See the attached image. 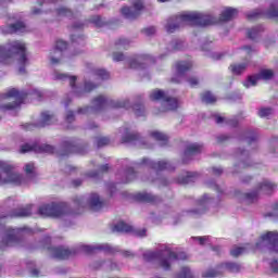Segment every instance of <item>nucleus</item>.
<instances>
[{
    "instance_id": "f257e3e1",
    "label": "nucleus",
    "mask_w": 278,
    "mask_h": 278,
    "mask_svg": "<svg viewBox=\"0 0 278 278\" xmlns=\"http://www.w3.org/2000/svg\"><path fill=\"white\" fill-rule=\"evenodd\" d=\"M14 55H17V68L20 75H25V66L29 64V52H27V46L22 41H13L10 43L8 50L0 47V64H10Z\"/></svg>"
},
{
    "instance_id": "f03ea898",
    "label": "nucleus",
    "mask_w": 278,
    "mask_h": 278,
    "mask_svg": "<svg viewBox=\"0 0 278 278\" xmlns=\"http://www.w3.org/2000/svg\"><path fill=\"white\" fill-rule=\"evenodd\" d=\"M186 25H199L200 27H205L212 25V21H210L207 15L197 12H185L178 16L169 18L165 27L168 34H173L177 31L179 27H186Z\"/></svg>"
},
{
    "instance_id": "7ed1b4c3",
    "label": "nucleus",
    "mask_w": 278,
    "mask_h": 278,
    "mask_svg": "<svg viewBox=\"0 0 278 278\" xmlns=\"http://www.w3.org/2000/svg\"><path fill=\"white\" fill-rule=\"evenodd\" d=\"M143 257L148 262H151V260H155V257H159L161 268H163L164 270H168V268H170V263L175 262V260H186V254H176L175 252L170 251V249H165L160 253L146 252L143 254Z\"/></svg>"
},
{
    "instance_id": "20e7f679",
    "label": "nucleus",
    "mask_w": 278,
    "mask_h": 278,
    "mask_svg": "<svg viewBox=\"0 0 278 278\" xmlns=\"http://www.w3.org/2000/svg\"><path fill=\"white\" fill-rule=\"evenodd\" d=\"M3 184L21 186L23 184V176L14 173V166L12 164L0 160V186H3Z\"/></svg>"
},
{
    "instance_id": "39448f33",
    "label": "nucleus",
    "mask_w": 278,
    "mask_h": 278,
    "mask_svg": "<svg viewBox=\"0 0 278 278\" xmlns=\"http://www.w3.org/2000/svg\"><path fill=\"white\" fill-rule=\"evenodd\" d=\"M151 101H162L163 109L162 112H170L179 108V102L175 98H168L166 93L160 89H155L150 93Z\"/></svg>"
},
{
    "instance_id": "423d86ee",
    "label": "nucleus",
    "mask_w": 278,
    "mask_h": 278,
    "mask_svg": "<svg viewBox=\"0 0 278 278\" xmlns=\"http://www.w3.org/2000/svg\"><path fill=\"white\" fill-rule=\"evenodd\" d=\"M23 240V230L21 228L12 229L9 228L4 232L2 240L0 241V249L7 247H18Z\"/></svg>"
},
{
    "instance_id": "0eeeda50",
    "label": "nucleus",
    "mask_w": 278,
    "mask_h": 278,
    "mask_svg": "<svg viewBox=\"0 0 278 278\" xmlns=\"http://www.w3.org/2000/svg\"><path fill=\"white\" fill-rule=\"evenodd\" d=\"M54 78L60 79L61 81H68L73 92L77 94V97H83V94H86V92H91V90H94V88H97V85L86 83L84 90H81L75 87V81H77V77L68 76L66 74L54 73Z\"/></svg>"
},
{
    "instance_id": "6e6552de",
    "label": "nucleus",
    "mask_w": 278,
    "mask_h": 278,
    "mask_svg": "<svg viewBox=\"0 0 278 278\" xmlns=\"http://www.w3.org/2000/svg\"><path fill=\"white\" fill-rule=\"evenodd\" d=\"M96 110H103V108H125L129 110V101L127 100H108L104 96H99L93 100Z\"/></svg>"
},
{
    "instance_id": "1a4fd4ad",
    "label": "nucleus",
    "mask_w": 278,
    "mask_h": 278,
    "mask_svg": "<svg viewBox=\"0 0 278 278\" xmlns=\"http://www.w3.org/2000/svg\"><path fill=\"white\" fill-rule=\"evenodd\" d=\"M275 188H277V185L275 182H270L269 180H263L258 182L255 187V191L251 193H245L247 201L253 202L255 199H257V194H270Z\"/></svg>"
},
{
    "instance_id": "9d476101",
    "label": "nucleus",
    "mask_w": 278,
    "mask_h": 278,
    "mask_svg": "<svg viewBox=\"0 0 278 278\" xmlns=\"http://www.w3.org/2000/svg\"><path fill=\"white\" fill-rule=\"evenodd\" d=\"M2 99H8L9 103L3 104L2 110H14V108H18L21 103H23V99H25V94L18 92L16 89H11L7 93L2 94Z\"/></svg>"
},
{
    "instance_id": "9b49d317",
    "label": "nucleus",
    "mask_w": 278,
    "mask_h": 278,
    "mask_svg": "<svg viewBox=\"0 0 278 278\" xmlns=\"http://www.w3.org/2000/svg\"><path fill=\"white\" fill-rule=\"evenodd\" d=\"M65 213L66 208H64V205L54 203L41 205L38 210L40 216H51L52 218H60Z\"/></svg>"
},
{
    "instance_id": "f8f14e48",
    "label": "nucleus",
    "mask_w": 278,
    "mask_h": 278,
    "mask_svg": "<svg viewBox=\"0 0 278 278\" xmlns=\"http://www.w3.org/2000/svg\"><path fill=\"white\" fill-rule=\"evenodd\" d=\"M144 10V4H142V0H132L131 7L122 8V14L126 18H136Z\"/></svg>"
},
{
    "instance_id": "ddd939ff",
    "label": "nucleus",
    "mask_w": 278,
    "mask_h": 278,
    "mask_svg": "<svg viewBox=\"0 0 278 278\" xmlns=\"http://www.w3.org/2000/svg\"><path fill=\"white\" fill-rule=\"evenodd\" d=\"M273 75H274V73L271 70H263L256 76H250L248 78V80L245 83H243V86L245 88H251V86H257V81H260L262 79H264V80L273 79Z\"/></svg>"
},
{
    "instance_id": "4468645a",
    "label": "nucleus",
    "mask_w": 278,
    "mask_h": 278,
    "mask_svg": "<svg viewBox=\"0 0 278 278\" xmlns=\"http://www.w3.org/2000/svg\"><path fill=\"white\" fill-rule=\"evenodd\" d=\"M67 47L66 41L58 40L55 47L50 52V62L51 64H60V60H62V52L65 51Z\"/></svg>"
},
{
    "instance_id": "2eb2a0df",
    "label": "nucleus",
    "mask_w": 278,
    "mask_h": 278,
    "mask_svg": "<svg viewBox=\"0 0 278 278\" xmlns=\"http://www.w3.org/2000/svg\"><path fill=\"white\" fill-rule=\"evenodd\" d=\"M29 151H35V153H53L55 148L49 144L30 146L29 143H26L20 149V153H29Z\"/></svg>"
},
{
    "instance_id": "dca6fc26",
    "label": "nucleus",
    "mask_w": 278,
    "mask_h": 278,
    "mask_svg": "<svg viewBox=\"0 0 278 278\" xmlns=\"http://www.w3.org/2000/svg\"><path fill=\"white\" fill-rule=\"evenodd\" d=\"M261 240L263 244H267L269 251H274L277 253L278 248V232L277 231H269L265 235L261 236Z\"/></svg>"
},
{
    "instance_id": "f3484780",
    "label": "nucleus",
    "mask_w": 278,
    "mask_h": 278,
    "mask_svg": "<svg viewBox=\"0 0 278 278\" xmlns=\"http://www.w3.org/2000/svg\"><path fill=\"white\" fill-rule=\"evenodd\" d=\"M88 205L93 212H99V210L105 205V202L99 198V194L92 193L88 198Z\"/></svg>"
},
{
    "instance_id": "a211bd4d",
    "label": "nucleus",
    "mask_w": 278,
    "mask_h": 278,
    "mask_svg": "<svg viewBox=\"0 0 278 278\" xmlns=\"http://www.w3.org/2000/svg\"><path fill=\"white\" fill-rule=\"evenodd\" d=\"M238 16V10L233 8H226L223 10L219 21L220 23H227L229 21H232V18H236Z\"/></svg>"
},
{
    "instance_id": "6ab92c4d",
    "label": "nucleus",
    "mask_w": 278,
    "mask_h": 278,
    "mask_svg": "<svg viewBox=\"0 0 278 278\" xmlns=\"http://www.w3.org/2000/svg\"><path fill=\"white\" fill-rule=\"evenodd\" d=\"M51 253L56 260H66V257L71 256V252L66 248H53Z\"/></svg>"
},
{
    "instance_id": "aec40b11",
    "label": "nucleus",
    "mask_w": 278,
    "mask_h": 278,
    "mask_svg": "<svg viewBox=\"0 0 278 278\" xmlns=\"http://www.w3.org/2000/svg\"><path fill=\"white\" fill-rule=\"evenodd\" d=\"M142 64H151V59L137 56L129 60L130 68H142L143 67Z\"/></svg>"
},
{
    "instance_id": "412c9836",
    "label": "nucleus",
    "mask_w": 278,
    "mask_h": 278,
    "mask_svg": "<svg viewBox=\"0 0 278 278\" xmlns=\"http://www.w3.org/2000/svg\"><path fill=\"white\" fill-rule=\"evenodd\" d=\"M53 123H55V115L49 112L41 113V122L39 127H47V125H53Z\"/></svg>"
},
{
    "instance_id": "4be33fe9",
    "label": "nucleus",
    "mask_w": 278,
    "mask_h": 278,
    "mask_svg": "<svg viewBox=\"0 0 278 278\" xmlns=\"http://www.w3.org/2000/svg\"><path fill=\"white\" fill-rule=\"evenodd\" d=\"M112 231H117L119 233H129L130 231H134V228L124 222H119L112 228Z\"/></svg>"
},
{
    "instance_id": "5701e85b",
    "label": "nucleus",
    "mask_w": 278,
    "mask_h": 278,
    "mask_svg": "<svg viewBox=\"0 0 278 278\" xmlns=\"http://www.w3.org/2000/svg\"><path fill=\"white\" fill-rule=\"evenodd\" d=\"M201 151H203V144L191 143L187 147L185 154L186 155H197V153H201Z\"/></svg>"
},
{
    "instance_id": "b1692460",
    "label": "nucleus",
    "mask_w": 278,
    "mask_h": 278,
    "mask_svg": "<svg viewBox=\"0 0 278 278\" xmlns=\"http://www.w3.org/2000/svg\"><path fill=\"white\" fill-rule=\"evenodd\" d=\"M16 31H27V26L22 22L11 24L7 30V34H16Z\"/></svg>"
},
{
    "instance_id": "393cba45",
    "label": "nucleus",
    "mask_w": 278,
    "mask_h": 278,
    "mask_svg": "<svg viewBox=\"0 0 278 278\" xmlns=\"http://www.w3.org/2000/svg\"><path fill=\"white\" fill-rule=\"evenodd\" d=\"M176 278H197L194 271L190 267H181Z\"/></svg>"
},
{
    "instance_id": "a878e982",
    "label": "nucleus",
    "mask_w": 278,
    "mask_h": 278,
    "mask_svg": "<svg viewBox=\"0 0 278 278\" xmlns=\"http://www.w3.org/2000/svg\"><path fill=\"white\" fill-rule=\"evenodd\" d=\"M151 138L154 140H157L162 144H166L168 142V136H166L164 132H161L159 130H154L150 134Z\"/></svg>"
},
{
    "instance_id": "bb28decb",
    "label": "nucleus",
    "mask_w": 278,
    "mask_h": 278,
    "mask_svg": "<svg viewBox=\"0 0 278 278\" xmlns=\"http://www.w3.org/2000/svg\"><path fill=\"white\" fill-rule=\"evenodd\" d=\"M137 201H142L143 203H153L155 198L151 193H137L135 195Z\"/></svg>"
},
{
    "instance_id": "cd10ccee",
    "label": "nucleus",
    "mask_w": 278,
    "mask_h": 278,
    "mask_svg": "<svg viewBox=\"0 0 278 278\" xmlns=\"http://www.w3.org/2000/svg\"><path fill=\"white\" fill-rule=\"evenodd\" d=\"M12 216H15L17 218H23L25 216H31V205H28L24 208H18L16 213H14Z\"/></svg>"
},
{
    "instance_id": "c85d7f7f",
    "label": "nucleus",
    "mask_w": 278,
    "mask_h": 278,
    "mask_svg": "<svg viewBox=\"0 0 278 278\" xmlns=\"http://www.w3.org/2000/svg\"><path fill=\"white\" fill-rule=\"evenodd\" d=\"M148 164L154 168V170H164L170 166V164H168L166 161H160L157 163L149 162Z\"/></svg>"
},
{
    "instance_id": "c756f323",
    "label": "nucleus",
    "mask_w": 278,
    "mask_h": 278,
    "mask_svg": "<svg viewBox=\"0 0 278 278\" xmlns=\"http://www.w3.org/2000/svg\"><path fill=\"white\" fill-rule=\"evenodd\" d=\"M192 68V63L190 62H180L177 64V73L178 75H184L186 71H190Z\"/></svg>"
},
{
    "instance_id": "7c9ffc66",
    "label": "nucleus",
    "mask_w": 278,
    "mask_h": 278,
    "mask_svg": "<svg viewBox=\"0 0 278 278\" xmlns=\"http://www.w3.org/2000/svg\"><path fill=\"white\" fill-rule=\"evenodd\" d=\"M268 18H278L277 1L270 4L269 11L266 13Z\"/></svg>"
},
{
    "instance_id": "2f4dec72",
    "label": "nucleus",
    "mask_w": 278,
    "mask_h": 278,
    "mask_svg": "<svg viewBox=\"0 0 278 278\" xmlns=\"http://www.w3.org/2000/svg\"><path fill=\"white\" fill-rule=\"evenodd\" d=\"M230 71L233 75H240V73H244V71H247V64L231 65Z\"/></svg>"
},
{
    "instance_id": "473e14b6",
    "label": "nucleus",
    "mask_w": 278,
    "mask_h": 278,
    "mask_svg": "<svg viewBox=\"0 0 278 278\" xmlns=\"http://www.w3.org/2000/svg\"><path fill=\"white\" fill-rule=\"evenodd\" d=\"M210 202V195L204 194L201 200L198 201V205L201 207V211L198 214H203L205 212V205Z\"/></svg>"
},
{
    "instance_id": "72a5a7b5",
    "label": "nucleus",
    "mask_w": 278,
    "mask_h": 278,
    "mask_svg": "<svg viewBox=\"0 0 278 278\" xmlns=\"http://www.w3.org/2000/svg\"><path fill=\"white\" fill-rule=\"evenodd\" d=\"M202 101L203 103H215L216 97L212 92L206 91L202 94Z\"/></svg>"
},
{
    "instance_id": "f704fd0d",
    "label": "nucleus",
    "mask_w": 278,
    "mask_h": 278,
    "mask_svg": "<svg viewBox=\"0 0 278 278\" xmlns=\"http://www.w3.org/2000/svg\"><path fill=\"white\" fill-rule=\"evenodd\" d=\"M81 249H83V251H85V253H92V251H94V249H110V245H108V244H101L98 247L83 245Z\"/></svg>"
},
{
    "instance_id": "c9c22d12",
    "label": "nucleus",
    "mask_w": 278,
    "mask_h": 278,
    "mask_svg": "<svg viewBox=\"0 0 278 278\" xmlns=\"http://www.w3.org/2000/svg\"><path fill=\"white\" fill-rule=\"evenodd\" d=\"M247 250L242 247H233L230 250V255H232V257H239V255H242Z\"/></svg>"
},
{
    "instance_id": "e433bc0d",
    "label": "nucleus",
    "mask_w": 278,
    "mask_h": 278,
    "mask_svg": "<svg viewBox=\"0 0 278 278\" xmlns=\"http://www.w3.org/2000/svg\"><path fill=\"white\" fill-rule=\"evenodd\" d=\"M56 16H73V12L66 8H61L55 11Z\"/></svg>"
},
{
    "instance_id": "4c0bfd02",
    "label": "nucleus",
    "mask_w": 278,
    "mask_h": 278,
    "mask_svg": "<svg viewBox=\"0 0 278 278\" xmlns=\"http://www.w3.org/2000/svg\"><path fill=\"white\" fill-rule=\"evenodd\" d=\"M225 267L228 268L230 273H240L241 269L240 265L236 263H227Z\"/></svg>"
},
{
    "instance_id": "58836bf2",
    "label": "nucleus",
    "mask_w": 278,
    "mask_h": 278,
    "mask_svg": "<svg viewBox=\"0 0 278 278\" xmlns=\"http://www.w3.org/2000/svg\"><path fill=\"white\" fill-rule=\"evenodd\" d=\"M24 170H25L26 175H35L36 174V165H34V163H27L24 166Z\"/></svg>"
},
{
    "instance_id": "ea45409f",
    "label": "nucleus",
    "mask_w": 278,
    "mask_h": 278,
    "mask_svg": "<svg viewBox=\"0 0 278 278\" xmlns=\"http://www.w3.org/2000/svg\"><path fill=\"white\" fill-rule=\"evenodd\" d=\"M260 31H262L261 27L252 28L251 30L248 31V36L249 38H251V40H255V38L260 36Z\"/></svg>"
},
{
    "instance_id": "a19ab883",
    "label": "nucleus",
    "mask_w": 278,
    "mask_h": 278,
    "mask_svg": "<svg viewBox=\"0 0 278 278\" xmlns=\"http://www.w3.org/2000/svg\"><path fill=\"white\" fill-rule=\"evenodd\" d=\"M117 49H127L129 47V40L122 38L116 41Z\"/></svg>"
},
{
    "instance_id": "79ce46f5",
    "label": "nucleus",
    "mask_w": 278,
    "mask_h": 278,
    "mask_svg": "<svg viewBox=\"0 0 278 278\" xmlns=\"http://www.w3.org/2000/svg\"><path fill=\"white\" fill-rule=\"evenodd\" d=\"M90 23L96 25V27H102L103 26V21H101V16L94 15L90 18Z\"/></svg>"
},
{
    "instance_id": "37998d69",
    "label": "nucleus",
    "mask_w": 278,
    "mask_h": 278,
    "mask_svg": "<svg viewBox=\"0 0 278 278\" xmlns=\"http://www.w3.org/2000/svg\"><path fill=\"white\" fill-rule=\"evenodd\" d=\"M273 114V109H261L258 111V116L261 118H266V116H270Z\"/></svg>"
},
{
    "instance_id": "c03bdc74",
    "label": "nucleus",
    "mask_w": 278,
    "mask_h": 278,
    "mask_svg": "<svg viewBox=\"0 0 278 278\" xmlns=\"http://www.w3.org/2000/svg\"><path fill=\"white\" fill-rule=\"evenodd\" d=\"M217 275H218V271H216L215 269H208V270H206L202 274V277H204V278H214Z\"/></svg>"
},
{
    "instance_id": "a18cd8bd",
    "label": "nucleus",
    "mask_w": 278,
    "mask_h": 278,
    "mask_svg": "<svg viewBox=\"0 0 278 278\" xmlns=\"http://www.w3.org/2000/svg\"><path fill=\"white\" fill-rule=\"evenodd\" d=\"M96 73L100 79H110V73H108L105 70H97Z\"/></svg>"
},
{
    "instance_id": "49530a36",
    "label": "nucleus",
    "mask_w": 278,
    "mask_h": 278,
    "mask_svg": "<svg viewBox=\"0 0 278 278\" xmlns=\"http://www.w3.org/2000/svg\"><path fill=\"white\" fill-rule=\"evenodd\" d=\"M113 60L114 62H123V60H125V54L121 52H115L113 53Z\"/></svg>"
},
{
    "instance_id": "de8ad7c7",
    "label": "nucleus",
    "mask_w": 278,
    "mask_h": 278,
    "mask_svg": "<svg viewBox=\"0 0 278 278\" xmlns=\"http://www.w3.org/2000/svg\"><path fill=\"white\" fill-rule=\"evenodd\" d=\"M105 144H110V139L105 137L98 139V147H105Z\"/></svg>"
},
{
    "instance_id": "09e8293b",
    "label": "nucleus",
    "mask_w": 278,
    "mask_h": 278,
    "mask_svg": "<svg viewBox=\"0 0 278 278\" xmlns=\"http://www.w3.org/2000/svg\"><path fill=\"white\" fill-rule=\"evenodd\" d=\"M66 121H67V123H73V121H75V114H73L72 111H68L66 113Z\"/></svg>"
},
{
    "instance_id": "8fccbe9b",
    "label": "nucleus",
    "mask_w": 278,
    "mask_h": 278,
    "mask_svg": "<svg viewBox=\"0 0 278 278\" xmlns=\"http://www.w3.org/2000/svg\"><path fill=\"white\" fill-rule=\"evenodd\" d=\"M143 31L146 36H153V34H155V28L154 27L146 28Z\"/></svg>"
},
{
    "instance_id": "3c124183",
    "label": "nucleus",
    "mask_w": 278,
    "mask_h": 278,
    "mask_svg": "<svg viewBox=\"0 0 278 278\" xmlns=\"http://www.w3.org/2000/svg\"><path fill=\"white\" fill-rule=\"evenodd\" d=\"M135 236H138L139 238H144V236H147V230L146 229L136 230Z\"/></svg>"
},
{
    "instance_id": "603ef678",
    "label": "nucleus",
    "mask_w": 278,
    "mask_h": 278,
    "mask_svg": "<svg viewBox=\"0 0 278 278\" xmlns=\"http://www.w3.org/2000/svg\"><path fill=\"white\" fill-rule=\"evenodd\" d=\"M195 240H198L200 244H205V242L208 240V237H197Z\"/></svg>"
},
{
    "instance_id": "864d4df0",
    "label": "nucleus",
    "mask_w": 278,
    "mask_h": 278,
    "mask_svg": "<svg viewBox=\"0 0 278 278\" xmlns=\"http://www.w3.org/2000/svg\"><path fill=\"white\" fill-rule=\"evenodd\" d=\"M189 84L190 86L194 87L199 84V79L192 77V78H189Z\"/></svg>"
},
{
    "instance_id": "5fc2aeb1",
    "label": "nucleus",
    "mask_w": 278,
    "mask_h": 278,
    "mask_svg": "<svg viewBox=\"0 0 278 278\" xmlns=\"http://www.w3.org/2000/svg\"><path fill=\"white\" fill-rule=\"evenodd\" d=\"M134 139H135L134 135H128L127 137H124L122 140L123 142H131V140Z\"/></svg>"
},
{
    "instance_id": "6e6d98bb",
    "label": "nucleus",
    "mask_w": 278,
    "mask_h": 278,
    "mask_svg": "<svg viewBox=\"0 0 278 278\" xmlns=\"http://www.w3.org/2000/svg\"><path fill=\"white\" fill-rule=\"evenodd\" d=\"M270 267L273 269L274 273H277L278 270V264H277V261H274L270 263Z\"/></svg>"
},
{
    "instance_id": "4d7b16f0",
    "label": "nucleus",
    "mask_w": 278,
    "mask_h": 278,
    "mask_svg": "<svg viewBox=\"0 0 278 278\" xmlns=\"http://www.w3.org/2000/svg\"><path fill=\"white\" fill-rule=\"evenodd\" d=\"M213 173H214L215 175H220V174L223 173V168H220V167H214V168H213Z\"/></svg>"
},
{
    "instance_id": "13d9d810",
    "label": "nucleus",
    "mask_w": 278,
    "mask_h": 278,
    "mask_svg": "<svg viewBox=\"0 0 278 278\" xmlns=\"http://www.w3.org/2000/svg\"><path fill=\"white\" fill-rule=\"evenodd\" d=\"M123 255H124V257H134V253H131L129 251H124Z\"/></svg>"
},
{
    "instance_id": "bf43d9fd",
    "label": "nucleus",
    "mask_w": 278,
    "mask_h": 278,
    "mask_svg": "<svg viewBox=\"0 0 278 278\" xmlns=\"http://www.w3.org/2000/svg\"><path fill=\"white\" fill-rule=\"evenodd\" d=\"M223 121H224V118L220 117V116H217V117L215 118V123H217V125H220V123H223Z\"/></svg>"
},
{
    "instance_id": "052dcab7",
    "label": "nucleus",
    "mask_w": 278,
    "mask_h": 278,
    "mask_svg": "<svg viewBox=\"0 0 278 278\" xmlns=\"http://www.w3.org/2000/svg\"><path fill=\"white\" fill-rule=\"evenodd\" d=\"M243 51H244V53H248V55H249L251 53V51H253V50L251 49V47H244Z\"/></svg>"
},
{
    "instance_id": "680f3d73",
    "label": "nucleus",
    "mask_w": 278,
    "mask_h": 278,
    "mask_svg": "<svg viewBox=\"0 0 278 278\" xmlns=\"http://www.w3.org/2000/svg\"><path fill=\"white\" fill-rule=\"evenodd\" d=\"M257 14H260V13L253 12V13L248 15V18H255V16H257Z\"/></svg>"
},
{
    "instance_id": "e2e57ef3",
    "label": "nucleus",
    "mask_w": 278,
    "mask_h": 278,
    "mask_svg": "<svg viewBox=\"0 0 278 278\" xmlns=\"http://www.w3.org/2000/svg\"><path fill=\"white\" fill-rule=\"evenodd\" d=\"M86 112H88V108L78 110V114H86Z\"/></svg>"
},
{
    "instance_id": "0e129e2a",
    "label": "nucleus",
    "mask_w": 278,
    "mask_h": 278,
    "mask_svg": "<svg viewBox=\"0 0 278 278\" xmlns=\"http://www.w3.org/2000/svg\"><path fill=\"white\" fill-rule=\"evenodd\" d=\"M213 60H220V53L213 54Z\"/></svg>"
},
{
    "instance_id": "69168bd1",
    "label": "nucleus",
    "mask_w": 278,
    "mask_h": 278,
    "mask_svg": "<svg viewBox=\"0 0 278 278\" xmlns=\"http://www.w3.org/2000/svg\"><path fill=\"white\" fill-rule=\"evenodd\" d=\"M274 216H278V204L275 206Z\"/></svg>"
},
{
    "instance_id": "338daca9",
    "label": "nucleus",
    "mask_w": 278,
    "mask_h": 278,
    "mask_svg": "<svg viewBox=\"0 0 278 278\" xmlns=\"http://www.w3.org/2000/svg\"><path fill=\"white\" fill-rule=\"evenodd\" d=\"M115 268H117L116 263H112V264H111V270H115Z\"/></svg>"
},
{
    "instance_id": "774afa93",
    "label": "nucleus",
    "mask_w": 278,
    "mask_h": 278,
    "mask_svg": "<svg viewBox=\"0 0 278 278\" xmlns=\"http://www.w3.org/2000/svg\"><path fill=\"white\" fill-rule=\"evenodd\" d=\"M100 170H108V165H102V166L100 167Z\"/></svg>"
}]
</instances>
